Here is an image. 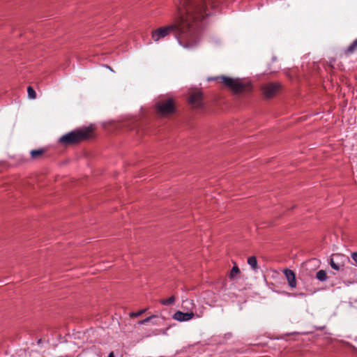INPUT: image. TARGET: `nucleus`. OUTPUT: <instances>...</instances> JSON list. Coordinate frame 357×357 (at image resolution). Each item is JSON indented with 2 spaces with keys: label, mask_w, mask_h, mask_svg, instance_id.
Masks as SVG:
<instances>
[{
  "label": "nucleus",
  "mask_w": 357,
  "mask_h": 357,
  "mask_svg": "<svg viewBox=\"0 0 357 357\" xmlns=\"http://www.w3.org/2000/svg\"><path fill=\"white\" fill-rule=\"evenodd\" d=\"M175 300L176 299H175L174 296H172L167 299L161 300L160 303L163 305L168 306V305L173 304L175 302Z\"/></svg>",
  "instance_id": "9b49d317"
},
{
  "label": "nucleus",
  "mask_w": 357,
  "mask_h": 357,
  "mask_svg": "<svg viewBox=\"0 0 357 357\" xmlns=\"http://www.w3.org/2000/svg\"><path fill=\"white\" fill-rule=\"evenodd\" d=\"M207 1L211 0H179V18L175 24L160 27L152 32V39L158 42L170 33H174L178 44L188 50L199 43V23L206 13Z\"/></svg>",
  "instance_id": "f257e3e1"
},
{
  "label": "nucleus",
  "mask_w": 357,
  "mask_h": 357,
  "mask_svg": "<svg viewBox=\"0 0 357 357\" xmlns=\"http://www.w3.org/2000/svg\"><path fill=\"white\" fill-rule=\"evenodd\" d=\"M280 89V84L278 83H268L265 84L262 89L265 96L268 98L273 97Z\"/></svg>",
  "instance_id": "39448f33"
},
{
  "label": "nucleus",
  "mask_w": 357,
  "mask_h": 357,
  "mask_svg": "<svg viewBox=\"0 0 357 357\" xmlns=\"http://www.w3.org/2000/svg\"><path fill=\"white\" fill-rule=\"evenodd\" d=\"M330 265L331 268L335 271H339L340 269V266L337 264H336L333 259H330Z\"/></svg>",
  "instance_id": "a211bd4d"
},
{
  "label": "nucleus",
  "mask_w": 357,
  "mask_h": 357,
  "mask_svg": "<svg viewBox=\"0 0 357 357\" xmlns=\"http://www.w3.org/2000/svg\"><path fill=\"white\" fill-rule=\"evenodd\" d=\"M27 93H28L29 98L31 99H35L36 98V93L35 90L31 86H28Z\"/></svg>",
  "instance_id": "f8f14e48"
},
{
  "label": "nucleus",
  "mask_w": 357,
  "mask_h": 357,
  "mask_svg": "<svg viewBox=\"0 0 357 357\" xmlns=\"http://www.w3.org/2000/svg\"><path fill=\"white\" fill-rule=\"evenodd\" d=\"M218 79H221L225 86L236 93L242 92L247 86V84L244 83L240 78H233L224 75L220 77H210L208 79V80H216Z\"/></svg>",
  "instance_id": "f03ea898"
},
{
  "label": "nucleus",
  "mask_w": 357,
  "mask_h": 357,
  "mask_svg": "<svg viewBox=\"0 0 357 357\" xmlns=\"http://www.w3.org/2000/svg\"><path fill=\"white\" fill-rule=\"evenodd\" d=\"M284 274L286 277V279L288 282V284L289 287L291 289H294L296 287V274L294 272L290 269L286 268L284 270Z\"/></svg>",
  "instance_id": "6e6552de"
},
{
  "label": "nucleus",
  "mask_w": 357,
  "mask_h": 357,
  "mask_svg": "<svg viewBox=\"0 0 357 357\" xmlns=\"http://www.w3.org/2000/svg\"><path fill=\"white\" fill-rule=\"evenodd\" d=\"M316 278L321 281L324 282L327 280V274L326 271L324 270H320L317 273Z\"/></svg>",
  "instance_id": "9d476101"
},
{
  "label": "nucleus",
  "mask_w": 357,
  "mask_h": 357,
  "mask_svg": "<svg viewBox=\"0 0 357 357\" xmlns=\"http://www.w3.org/2000/svg\"><path fill=\"white\" fill-rule=\"evenodd\" d=\"M239 273H240V269L238 268V267L236 266H234L232 267V268L231 270L229 276H230L231 278H233L235 277V275L236 274H238Z\"/></svg>",
  "instance_id": "dca6fc26"
},
{
  "label": "nucleus",
  "mask_w": 357,
  "mask_h": 357,
  "mask_svg": "<svg viewBox=\"0 0 357 357\" xmlns=\"http://www.w3.org/2000/svg\"><path fill=\"white\" fill-rule=\"evenodd\" d=\"M146 310H147V309L144 308V309H142L136 312H130L129 314V316L130 317H139L140 315H142L143 313H144Z\"/></svg>",
  "instance_id": "2eb2a0df"
},
{
  "label": "nucleus",
  "mask_w": 357,
  "mask_h": 357,
  "mask_svg": "<svg viewBox=\"0 0 357 357\" xmlns=\"http://www.w3.org/2000/svg\"><path fill=\"white\" fill-rule=\"evenodd\" d=\"M351 256V259L356 262V265L357 266V252H353Z\"/></svg>",
  "instance_id": "aec40b11"
},
{
  "label": "nucleus",
  "mask_w": 357,
  "mask_h": 357,
  "mask_svg": "<svg viewBox=\"0 0 357 357\" xmlns=\"http://www.w3.org/2000/svg\"><path fill=\"white\" fill-rule=\"evenodd\" d=\"M248 264L252 269L257 272L259 269L257 258L255 256H251L248 259Z\"/></svg>",
  "instance_id": "1a4fd4ad"
},
{
  "label": "nucleus",
  "mask_w": 357,
  "mask_h": 357,
  "mask_svg": "<svg viewBox=\"0 0 357 357\" xmlns=\"http://www.w3.org/2000/svg\"><path fill=\"white\" fill-rule=\"evenodd\" d=\"M44 153L43 149L32 150L31 151V155L33 158H35Z\"/></svg>",
  "instance_id": "4468645a"
},
{
  "label": "nucleus",
  "mask_w": 357,
  "mask_h": 357,
  "mask_svg": "<svg viewBox=\"0 0 357 357\" xmlns=\"http://www.w3.org/2000/svg\"><path fill=\"white\" fill-rule=\"evenodd\" d=\"M87 137L88 132L86 131L79 130H73L61 136L59 139V142L65 145L72 144L85 139Z\"/></svg>",
  "instance_id": "7ed1b4c3"
},
{
  "label": "nucleus",
  "mask_w": 357,
  "mask_h": 357,
  "mask_svg": "<svg viewBox=\"0 0 357 357\" xmlns=\"http://www.w3.org/2000/svg\"><path fill=\"white\" fill-rule=\"evenodd\" d=\"M183 303L185 304H188L190 306H195V304H194V301L192 300H190V299H186L183 301Z\"/></svg>",
  "instance_id": "6ab92c4d"
},
{
  "label": "nucleus",
  "mask_w": 357,
  "mask_h": 357,
  "mask_svg": "<svg viewBox=\"0 0 357 357\" xmlns=\"http://www.w3.org/2000/svg\"><path fill=\"white\" fill-rule=\"evenodd\" d=\"M195 317V314L192 312H183L181 311H176L172 316L174 320H176L180 322L188 321L193 319Z\"/></svg>",
  "instance_id": "423d86ee"
},
{
  "label": "nucleus",
  "mask_w": 357,
  "mask_h": 357,
  "mask_svg": "<svg viewBox=\"0 0 357 357\" xmlns=\"http://www.w3.org/2000/svg\"><path fill=\"white\" fill-rule=\"evenodd\" d=\"M156 317V315H151L150 317H148L142 320H140L139 322H138V324L139 325H143V324H145L149 321H151L153 319L155 318Z\"/></svg>",
  "instance_id": "f3484780"
},
{
  "label": "nucleus",
  "mask_w": 357,
  "mask_h": 357,
  "mask_svg": "<svg viewBox=\"0 0 357 357\" xmlns=\"http://www.w3.org/2000/svg\"><path fill=\"white\" fill-rule=\"evenodd\" d=\"M108 357H114L112 352L109 353Z\"/></svg>",
  "instance_id": "412c9836"
},
{
  "label": "nucleus",
  "mask_w": 357,
  "mask_h": 357,
  "mask_svg": "<svg viewBox=\"0 0 357 357\" xmlns=\"http://www.w3.org/2000/svg\"><path fill=\"white\" fill-rule=\"evenodd\" d=\"M157 111L161 115H167L172 114L175 111V107L172 99L157 105Z\"/></svg>",
  "instance_id": "20e7f679"
},
{
  "label": "nucleus",
  "mask_w": 357,
  "mask_h": 357,
  "mask_svg": "<svg viewBox=\"0 0 357 357\" xmlns=\"http://www.w3.org/2000/svg\"><path fill=\"white\" fill-rule=\"evenodd\" d=\"M189 102L193 107L196 108H201L203 105L202 93L197 91L192 93L190 97Z\"/></svg>",
  "instance_id": "0eeeda50"
},
{
  "label": "nucleus",
  "mask_w": 357,
  "mask_h": 357,
  "mask_svg": "<svg viewBox=\"0 0 357 357\" xmlns=\"http://www.w3.org/2000/svg\"><path fill=\"white\" fill-rule=\"evenodd\" d=\"M356 47H357V38L353 42L352 44H351L348 47L346 52H349V53H353Z\"/></svg>",
  "instance_id": "ddd939ff"
}]
</instances>
